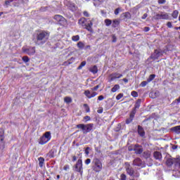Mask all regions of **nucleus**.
<instances>
[{
  "mask_svg": "<svg viewBox=\"0 0 180 180\" xmlns=\"http://www.w3.org/2000/svg\"><path fill=\"white\" fill-rule=\"evenodd\" d=\"M64 102L65 103H71L72 102V98H71V97L66 96L64 98Z\"/></svg>",
  "mask_w": 180,
  "mask_h": 180,
  "instance_id": "obj_35",
  "label": "nucleus"
},
{
  "mask_svg": "<svg viewBox=\"0 0 180 180\" xmlns=\"http://www.w3.org/2000/svg\"><path fill=\"white\" fill-rule=\"evenodd\" d=\"M94 20H95L94 18L91 20L90 18L82 17L79 19L78 25L80 27L85 29L90 33H94V29H92V26H94Z\"/></svg>",
  "mask_w": 180,
  "mask_h": 180,
  "instance_id": "obj_2",
  "label": "nucleus"
},
{
  "mask_svg": "<svg viewBox=\"0 0 180 180\" xmlns=\"http://www.w3.org/2000/svg\"><path fill=\"white\" fill-rule=\"evenodd\" d=\"M116 41H117V38L116 36L112 35V43H116Z\"/></svg>",
  "mask_w": 180,
  "mask_h": 180,
  "instance_id": "obj_60",
  "label": "nucleus"
},
{
  "mask_svg": "<svg viewBox=\"0 0 180 180\" xmlns=\"http://www.w3.org/2000/svg\"><path fill=\"white\" fill-rule=\"evenodd\" d=\"M43 136L48 140L49 141H50V140H51V132L50 131H46L45 132V134L43 135Z\"/></svg>",
  "mask_w": 180,
  "mask_h": 180,
  "instance_id": "obj_27",
  "label": "nucleus"
},
{
  "mask_svg": "<svg viewBox=\"0 0 180 180\" xmlns=\"http://www.w3.org/2000/svg\"><path fill=\"white\" fill-rule=\"evenodd\" d=\"M89 71L92 74H98V66H91V68H89Z\"/></svg>",
  "mask_w": 180,
  "mask_h": 180,
  "instance_id": "obj_19",
  "label": "nucleus"
},
{
  "mask_svg": "<svg viewBox=\"0 0 180 180\" xmlns=\"http://www.w3.org/2000/svg\"><path fill=\"white\" fill-rule=\"evenodd\" d=\"M172 131H174L176 134H180V126H176L171 129Z\"/></svg>",
  "mask_w": 180,
  "mask_h": 180,
  "instance_id": "obj_29",
  "label": "nucleus"
},
{
  "mask_svg": "<svg viewBox=\"0 0 180 180\" xmlns=\"http://www.w3.org/2000/svg\"><path fill=\"white\" fill-rule=\"evenodd\" d=\"M83 15L84 16H85V18H89L90 16L89 13H88V11H84Z\"/></svg>",
  "mask_w": 180,
  "mask_h": 180,
  "instance_id": "obj_53",
  "label": "nucleus"
},
{
  "mask_svg": "<svg viewBox=\"0 0 180 180\" xmlns=\"http://www.w3.org/2000/svg\"><path fill=\"white\" fill-rule=\"evenodd\" d=\"M154 78H155V75H150L147 79L148 82H151V81H153Z\"/></svg>",
  "mask_w": 180,
  "mask_h": 180,
  "instance_id": "obj_42",
  "label": "nucleus"
},
{
  "mask_svg": "<svg viewBox=\"0 0 180 180\" xmlns=\"http://www.w3.org/2000/svg\"><path fill=\"white\" fill-rule=\"evenodd\" d=\"M84 120H86V122H89V120H91V117L86 115L84 117Z\"/></svg>",
  "mask_w": 180,
  "mask_h": 180,
  "instance_id": "obj_56",
  "label": "nucleus"
},
{
  "mask_svg": "<svg viewBox=\"0 0 180 180\" xmlns=\"http://www.w3.org/2000/svg\"><path fill=\"white\" fill-rule=\"evenodd\" d=\"M138 134L141 137H144V136H146V131H144V128H143V127L140 125L138 126Z\"/></svg>",
  "mask_w": 180,
  "mask_h": 180,
  "instance_id": "obj_13",
  "label": "nucleus"
},
{
  "mask_svg": "<svg viewBox=\"0 0 180 180\" xmlns=\"http://www.w3.org/2000/svg\"><path fill=\"white\" fill-rule=\"evenodd\" d=\"M68 9H70V11H72V12H75V11L78 9V7L75 6V4L74 3H69L68 5Z\"/></svg>",
  "mask_w": 180,
  "mask_h": 180,
  "instance_id": "obj_14",
  "label": "nucleus"
},
{
  "mask_svg": "<svg viewBox=\"0 0 180 180\" xmlns=\"http://www.w3.org/2000/svg\"><path fill=\"white\" fill-rule=\"evenodd\" d=\"M131 95L133 96V98H137V96H139V93H137L136 91H131Z\"/></svg>",
  "mask_w": 180,
  "mask_h": 180,
  "instance_id": "obj_46",
  "label": "nucleus"
},
{
  "mask_svg": "<svg viewBox=\"0 0 180 180\" xmlns=\"http://www.w3.org/2000/svg\"><path fill=\"white\" fill-rule=\"evenodd\" d=\"M63 169H64V171H68V169H70V165H65L63 167Z\"/></svg>",
  "mask_w": 180,
  "mask_h": 180,
  "instance_id": "obj_57",
  "label": "nucleus"
},
{
  "mask_svg": "<svg viewBox=\"0 0 180 180\" xmlns=\"http://www.w3.org/2000/svg\"><path fill=\"white\" fill-rule=\"evenodd\" d=\"M76 127L77 129H79L80 130H82L83 134H87V133H90V131H92V130L94 129V124H79L76 125Z\"/></svg>",
  "mask_w": 180,
  "mask_h": 180,
  "instance_id": "obj_3",
  "label": "nucleus"
},
{
  "mask_svg": "<svg viewBox=\"0 0 180 180\" xmlns=\"http://www.w3.org/2000/svg\"><path fill=\"white\" fill-rule=\"evenodd\" d=\"M127 179V176L124 174H121L120 180H126Z\"/></svg>",
  "mask_w": 180,
  "mask_h": 180,
  "instance_id": "obj_49",
  "label": "nucleus"
},
{
  "mask_svg": "<svg viewBox=\"0 0 180 180\" xmlns=\"http://www.w3.org/2000/svg\"><path fill=\"white\" fill-rule=\"evenodd\" d=\"M153 157L155 160H162V154L160 151H155L153 153Z\"/></svg>",
  "mask_w": 180,
  "mask_h": 180,
  "instance_id": "obj_15",
  "label": "nucleus"
},
{
  "mask_svg": "<svg viewBox=\"0 0 180 180\" xmlns=\"http://www.w3.org/2000/svg\"><path fill=\"white\" fill-rule=\"evenodd\" d=\"M58 23L60 26H65V25H67V19L63 17L59 21H58Z\"/></svg>",
  "mask_w": 180,
  "mask_h": 180,
  "instance_id": "obj_22",
  "label": "nucleus"
},
{
  "mask_svg": "<svg viewBox=\"0 0 180 180\" xmlns=\"http://www.w3.org/2000/svg\"><path fill=\"white\" fill-rule=\"evenodd\" d=\"M112 27L116 28L120 25V20L115 19L112 21Z\"/></svg>",
  "mask_w": 180,
  "mask_h": 180,
  "instance_id": "obj_18",
  "label": "nucleus"
},
{
  "mask_svg": "<svg viewBox=\"0 0 180 180\" xmlns=\"http://www.w3.org/2000/svg\"><path fill=\"white\" fill-rule=\"evenodd\" d=\"M22 59L24 63H29V61H30V59L29 58V57L26 56H23Z\"/></svg>",
  "mask_w": 180,
  "mask_h": 180,
  "instance_id": "obj_45",
  "label": "nucleus"
},
{
  "mask_svg": "<svg viewBox=\"0 0 180 180\" xmlns=\"http://www.w3.org/2000/svg\"><path fill=\"white\" fill-rule=\"evenodd\" d=\"M143 158H146V160L150 158L151 157V151H150V150H145L143 153Z\"/></svg>",
  "mask_w": 180,
  "mask_h": 180,
  "instance_id": "obj_20",
  "label": "nucleus"
},
{
  "mask_svg": "<svg viewBox=\"0 0 180 180\" xmlns=\"http://www.w3.org/2000/svg\"><path fill=\"white\" fill-rule=\"evenodd\" d=\"M86 65V61H82L80 65L77 67V70H82L83 67H85Z\"/></svg>",
  "mask_w": 180,
  "mask_h": 180,
  "instance_id": "obj_40",
  "label": "nucleus"
},
{
  "mask_svg": "<svg viewBox=\"0 0 180 180\" xmlns=\"http://www.w3.org/2000/svg\"><path fill=\"white\" fill-rule=\"evenodd\" d=\"M58 23L60 26H65V25H67V19L63 17L59 21H58Z\"/></svg>",
  "mask_w": 180,
  "mask_h": 180,
  "instance_id": "obj_23",
  "label": "nucleus"
},
{
  "mask_svg": "<svg viewBox=\"0 0 180 180\" xmlns=\"http://www.w3.org/2000/svg\"><path fill=\"white\" fill-rule=\"evenodd\" d=\"M96 95H98V93L96 91H93L91 94L90 99L92 98H95V96H96Z\"/></svg>",
  "mask_w": 180,
  "mask_h": 180,
  "instance_id": "obj_52",
  "label": "nucleus"
},
{
  "mask_svg": "<svg viewBox=\"0 0 180 180\" xmlns=\"http://www.w3.org/2000/svg\"><path fill=\"white\" fill-rule=\"evenodd\" d=\"M94 2H98V4L96 3H94V6H98V5H101V4L103 3V0H93Z\"/></svg>",
  "mask_w": 180,
  "mask_h": 180,
  "instance_id": "obj_47",
  "label": "nucleus"
},
{
  "mask_svg": "<svg viewBox=\"0 0 180 180\" xmlns=\"http://www.w3.org/2000/svg\"><path fill=\"white\" fill-rule=\"evenodd\" d=\"M4 134H5V131L2 128H0V137H5Z\"/></svg>",
  "mask_w": 180,
  "mask_h": 180,
  "instance_id": "obj_50",
  "label": "nucleus"
},
{
  "mask_svg": "<svg viewBox=\"0 0 180 180\" xmlns=\"http://www.w3.org/2000/svg\"><path fill=\"white\" fill-rule=\"evenodd\" d=\"M104 23H105V26L109 27V26H110V25H112V20L110 19H105L104 20Z\"/></svg>",
  "mask_w": 180,
  "mask_h": 180,
  "instance_id": "obj_37",
  "label": "nucleus"
},
{
  "mask_svg": "<svg viewBox=\"0 0 180 180\" xmlns=\"http://www.w3.org/2000/svg\"><path fill=\"white\" fill-rule=\"evenodd\" d=\"M119 12H120V8H116L114 11V13L115 15H119Z\"/></svg>",
  "mask_w": 180,
  "mask_h": 180,
  "instance_id": "obj_55",
  "label": "nucleus"
},
{
  "mask_svg": "<svg viewBox=\"0 0 180 180\" xmlns=\"http://www.w3.org/2000/svg\"><path fill=\"white\" fill-rule=\"evenodd\" d=\"M78 49H79L80 50H82V49H84L85 47V44H84V42L82 41H79L77 44Z\"/></svg>",
  "mask_w": 180,
  "mask_h": 180,
  "instance_id": "obj_34",
  "label": "nucleus"
},
{
  "mask_svg": "<svg viewBox=\"0 0 180 180\" xmlns=\"http://www.w3.org/2000/svg\"><path fill=\"white\" fill-rule=\"evenodd\" d=\"M92 164V169L94 172H101V171H102L103 165H102L101 160L96 158L93 160Z\"/></svg>",
  "mask_w": 180,
  "mask_h": 180,
  "instance_id": "obj_4",
  "label": "nucleus"
},
{
  "mask_svg": "<svg viewBox=\"0 0 180 180\" xmlns=\"http://www.w3.org/2000/svg\"><path fill=\"white\" fill-rule=\"evenodd\" d=\"M75 60V58L74 57L70 58L69 60H68L67 61H65L63 63V65L67 66V65H70V64H72V60Z\"/></svg>",
  "mask_w": 180,
  "mask_h": 180,
  "instance_id": "obj_28",
  "label": "nucleus"
},
{
  "mask_svg": "<svg viewBox=\"0 0 180 180\" xmlns=\"http://www.w3.org/2000/svg\"><path fill=\"white\" fill-rule=\"evenodd\" d=\"M38 160L39 162V165L40 168H43V165H44V158L40 157L38 158Z\"/></svg>",
  "mask_w": 180,
  "mask_h": 180,
  "instance_id": "obj_31",
  "label": "nucleus"
},
{
  "mask_svg": "<svg viewBox=\"0 0 180 180\" xmlns=\"http://www.w3.org/2000/svg\"><path fill=\"white\" fill-rule=\"evenodd\" d=\"M103 99H105V97H103V95L99 96L98 97V101H103Z\"/></svg>",
  "mask_w": 180,
  "mask_h": 180,
  "instance_id": "obj_61",
  "label": "nucleus"
},
{
  "mask_svg": "<svg viewBox=\"0 0 180 180\" xmlns=\"http://www.w3.org/2000/svg\"><path fill=\"white\" fill-rule=\"evenodd\" d=\"M148 84H150L148 82V80L146 81H143L142 82H141V84H139V86H141V88H144V86H146V85H148Z\"/></svg>",
  "mask_w": 180,
  "mask_h": 180,
  "instance_id": "obj_39",
  "label": "nucleus"
},
{
  "mask_svg": "<svg viewBox=\"0 0 180 180\" xmlns=\"http://www.w3.org/2000/svg\"><path fill=\"white\" fill-rule=\"evenodd\" d=\"M119 89H120V85L115 84L114 86L111 89V92L115 93L117 91H119Z\"/></svg>",
  "mask_w": 180,
  "mask_h": 180,
  "instance_id": "obj_30",
  "label": "nucleus"
},
{
  "mask_svg": "<svg viewBox=\"0 0 180 180\" xmlns=\"http://www.w3.org/2000/svg\"><path fill=\"white\" fill-rule=\"evenodd\" d=\"M89 150H91V148L87 147L85 148L84 153L86 154V155H89Z\"/></svg>",
  "mask_w": 180,
  "mask_h": 180,
  "instance_id": "obj_51",
  "label": "nucleus"
},
{
  "mask_svg": "<svg viewBox=\"0 0 180 180\" xmlns=\"http://www.w3.org/2000/svg\"><path fill=\"white\" fill-rule=\"evenodd\" d=\"M167 27L171 28V27H172V23L171 22H168L167 23Z\"/></svg>",
  "mask_w": 180,
  "mask_h": 180,
  "instance_id": "obj_62",
  "label": "nucleus"
},
{
  "mask_svg": "<svg viewBox=\"0 0 180 180\" xmlns=\"http://www.w3.org/2000/svg\"><path fill=\"white\" fill-rule=\"evenodd\" d=\"M122 16L124 18V20H125V19H131V14L130 12L123 13Z\"/></svg>",
  "mask_w": 180,
  "mask_h": 180,
  "instance_id": "obj_25",
  "label": "nucleus"
},
{
  "mask_svg": "<svg viewBox=\"0 0 180 180\" xmlns=\"http://www.w3.org/2000/svg\"><path fill=\"white\" fill-rule=\"evenodd\" d=\"M174 162H175V159L169 158L166 161V165H167V167H172Z\"/></svg>",
  "mask_w": 180,
  "mask_h": 180,
  "instance_id": "obj_21",
  "label": "nucleus"
},
{
  "mask_svg": "<svg viewBox=\"0 0 180 180\" xmlns=\"http://www.w3.org/2000/svg\"><path fill=\"white\" fill-rule=\"evenodd\" d=\"M178 15H179V11H178V10H174L172 13V16L174 19H176Z\"/></svg>",
  "mask_w": 180,
  "mask_h": 180,
  "instance_id": "obj_33",
  "label": "nucleus"
},
{
  "mask_svg": "<svg viewBox=\"0 0 180 180\" xmlns=\"http://www.w3.org/2000/svg\"><path fill=\"white\" fill-rule=\"evenodd\" d=\"M134 116H136V111L135 110H132L129 114V117L125 121L126 124H130L134 120Z\"/></svg>",
  "mask_w": 180,
  "mask_h": 180,
  "instance_id": "obj_9",
  "label": "nucleus"
},
{
  "mask_svg": "<svg viewBox=\"0 0 180 180\" xmlns=\"http://www.w3.org/2000/svg\"><path fill=\"white\" fill-rule=\"evenodd\" d=\"M84 95L85 96H86V98H88V99H91V91L89 90H85L84 91Z\"/></svg>",
  "mask_w": 180,
  "mask_h": 180,
  "instance_id": "obj_36",
  "label": "nucleus"
},
{
  "mask_svg": "<svg viewBox=\"0 0 180 180\" xmlns=\"http://www.w3.org/2000/svg\"><path fill=\"white\" fill-rule=\"evenodd\" d=\"M24 53L28 54V56H34L36 53V47H30L27 49H24Z\"/></svg>",
  "mask_w": 180,
  "mask_h": 180,
  "instance_id": "obj_10",
  "label": "nucleus"
},
{
  "mask_svg": "<svg viewBox=\"0 0 180 180\" xmlns=\"http://www.w3.org/2000/svg\"><path fill=\"white\" fill-rule=\"evenodd\" d=\"M160 56H161V51H158V49H155L154 53L151 54L150 58L151 60H158L160 58Z\"/></svg>",
  "mask_w": 180,
  "mask_h": 180,
  "instance_id": "obj_11",
  "label": "nucleus"
},
{
  "mask_svg": "<svg viewBox=\"0 0 180 180\" xmlns=\"http://www.w3.org/2000/svg\"><path fill=\"white\" fill-rule=\"evenodd\" d=\"M4 140H5V136H0V147H2L3 150L5 148V142H4Z\"/></svg>",
  "mask_w": 180,
  "mask_h": 180,
  "instance_id": "obj_32",
  "label": "nucleus"
},
{
  "mask_svg": "<svg viewBox=\"0 0 180 180\" xmlns=\"http://www.w3.org/2000/svg\"><path fill=\"white\" fill-rule=\"evenodd\" d=\"M75 172H79L80 175L84 174V167L82 164V159H78L74 167Z\"/></svg>",
  "mask_w": 180,
  "mask_h": 180,
  "instance_id": "obj_5",
  "label": "nucleus"
},
{
  "mask_svg": "<svg viewBox=\"0 0 180 180\" xmlns=\"http://www.w3.org/2000/svg\"><path fill=\"white\" fill-rule=\"evenodd\" d=\"M47 156L49 157V158H54V150H51L48 153Z\"/></svg>",
  "mask_w": 180,
  "mask_h": 180,
  "instance_id": "obj_38",
  "label": "nucleus"
},
{
  "mask_svg": "<svg viewBox=\"0 0 180 180\" xmlns=\"http://www.w3.org/2000/svg\"><path fill=\"white\" fill-rule=\"evenodd\" d=\"M165 2H167V0H158V4L160 5H162V4H165Z\"/></svg>",
  "mask_w": 180,
  "mask_h": 180,
  "instance_id": "obj_58",
  "label": "nucleus"
},
{
  "mask_svg": "<svg viewBox=\"0 0 180 180\" xmlns=\"http://www.w3.org/2000/svg\"><path fill=\"white\" fill-rule=\"evenodd\" d=\"M143 165V161L140 158H136L134 161H133V165L135 167H141Z\"/></svg>",
  "mask_w": 180,
  "mask_h": 180,
  "instance_id": "obj_12",
  "label": "nucleus"
},
{
  "mask_svg": "<svg viewBox=\"0 0 180 180\" xmlns=\"http://www.w3.org/2000/svg\"><path fill=\"white\" fill-rule=\"evenodd\" d=\"M84 164H86V165H89V164H91V159L88 158L84 161Z\"/></svg>",
  "mask_w": 180,
  "mask_h": 180,
  "instance_id": "obj_54",
  "label": "nucleus"
},
{
  "mask_svg": "<svg viewBox=\"0 0 180 180\" xmlns=\"http://www.w3.org/2000/svg\"><path fill=\"white\" fill-rule=\"evenodd\" d=\"M123 96H124L123 93L119 94L116 96L117 101H120V99H122V98H123Z\"/></svg>",
  "mask_w": 180,
  "mask_h": 180,
  "instance_id": "obj_48",
  "label": "nucleus"
},
{
  "mask_svg": "<svg viewBox=\"0 0 180 180\" xmlns=\"http://www.w3.org/2000/svg\"><path fill=\"white\" fill-rule=\"evenodd\" d=\"M50 37V32L46 30H39L37 31L35 34V41L34 43L37 46H43L45 43L47 42L49 38Z\"/></svg>",
  "mask_w": 180,
  "mask_h": 180,
  "instance_id": "obj_1",
  "label": "nucleus"
},
{
  "mask_svg": "<svg viewBox=\"0 0 180 180\" xmlns=\"http://www.w3.org/2000/svg\"><path fill=\"white\" fill-rule=\"evenodd\" d=\"M144 32H150V27H145Z\"/></svg>",
  "mask_w": 180,
  "mask_h": 180,
  "instance_id": "obj_64",
  "label": "nucleus"
},
{
  "mask_svg": "<svg viewBox=\"0 0 180 180\" xmlns=\"http://www.w3.org/2000/svg\"><path fill=\"white\" fill-rule=\"evenodd\" d=\"M97 113H103V108H101V109H98Z\"/></svg>",
  "mask_w": 180,
  "mask_h": 180,
  "instance_id": "obj_63",
  "label": "nucleus"
},
{
  "mask_svg": "<svg viewBox=\"0 0 180 180\" xmlns=\"http://www.w3.org/2000/svg\"><path fill=\"white\" fill-rule=\"evenodd\" d=\"M99 85H97L93 88H91V91H98V89H99Z\"/></svg>",
  "mask_w": 180,
  "mask_h": 180,
  "instance_id": "obj_59",
  "label": "nucleus"
},
{
  "mask_svg": "<svg viewBox=\"0 0 180 180\" xmlns=\"http://www.w3.org/2000/svg\"><path fill=\"white\" fill-rule=\"evenodd\" d=\"M49 140L46 139L44 136H41L39 139V144H41V146H44V144H46V143H49Z\"/></svg>",
  "mask_w": 180,
  "mask_h": 180,
  "instance_id": "obj_17",
  "label": "nucleus"
},
{
  "mask_svg": "<svg viewBox=\"0 0 180 180\" xmlns=\"http://www.w3.org/2000/svg\"><path fill=\"white\" fill-rule=\"evenodd\" d=\"M155 20H168L169 19V15L167 13H157L155 16Z\"/></svg>",
  "mask_w": 180,
  "mask_h": 180,
  "instance_id": "obj_6",
  "label": "nucleus"
},
{
  "mask_svg": "<svg viewBox=\"0 0 180 180\" xmlns=\"http://www.w3.org/2000/svg\"><path fill=\"white\" fill-rule=\"evenodd\" d=\"M138 147H141V145H139V143H136V144H132V145H130L129 147H128V150L129 151H134V150H136V148H138Z\"/></svg>",
  "mask_w": 180,
  "mask_h": 180,
  "instance_id": "obj_16",
  "label": "nucleus"
},
{
  "mask_svg": "<svg viewBox=\"0 0 180 180\" xmlns=\"http://www.w3.org/2000/svg\"><path fill=\"white\" fill-rule=\"evenodd\" d=\"M83 106L85 108L86 113H89V112H91V108H89V105H88V104H84Z\"/></svg>",
  "mask_w": 180,
  "mask_h": 180,
  "instance_id": "obj_44",
  "label": "nucleus"
},
{
  "mask_svg": "<svg viewBox=\"0 0 180 180\" xmlns=\"http://www.w3.org/2000/svg\"><path fill=\"white\" fill-rule=\"evenodd\" d=\"M140 105H141V99L139 98L135 103L133 110H135L136 112V109H139L140 108Z\"/></svg>",
  "mask_w": 180,
  "mask_h": 180,
  "instance_id": "obj_24",
  "label": "nucleus"
},
{
  "mask_svg": "<svg viewBox=\"0 0 180 180\" xmlns=\"http://www.w3.org/2000/svg\"><path fill=\"white\" fill-rule=\"evenodd\" d=\"M122 77L123 75L122 73L112 72L109 75V82H112V81H115V79H120V78H122Z\"/></svg>",
  "mask_w": 180,
  "mask_h": 180,
  "instance_id": "obj_7",
  "label": "nucleus"
},
{
  "mask_svg": "<svg viewBox=\"0 0 180 180\" xmlns=\"http://www.w3.org/2000/svg\"><path fill=\"white\" fill-rule=\"evenodd\" d=\"M134 151H135V154H143V146H141V147L135 148V150H134Z\"/></svg>",
  "mask_w": 180,
  "mask_h": 180,
  "instance_id": "obj_26",
  "label": "nucleus"
},
{
  "mask_svg": "<svg viewBox=\"0 0 180 180\" xmlns=\"http://www.w3.org/2000/svg\"><path fill=\"white\" fill-rule=\"evenodd\" d=\"M72 41H79V35H74L72 37Z\"/></svg>",
  "mask_w": 180,
  "mask_h": 180,
  "instance_id": "obj_43",
  "label": "nucleus"
},
{
  "mask_svg": "<svg viewBox=\"0 0 180 180\" xmlns=\"http://www.w3.org/2000/svg\"><path fill=\"white\" fill-rule=\"evenodd\" d=\"M63 16L61 15H55L53 16V19L56 20V22H58Z\"/></svg>",
  "mask_w": 180,
  "mask_h": 180,
  "instance_id": "obj_41",
  "label": "nucleus"
},
{
  "mask_svg": "<svg viewBox=\"0 0 180 180\" xmlns=\"http://www.w3.org/2000/svg\"><path fill=\"white\" fill-rule=\"evenodd\" d=\"M125 169L127 172V174L129 175V176H134V169L130 166L129 162H125Z\"/></svg>",
  "mask_w": 180,
  "mask_h": 180,
  "instance_id": "obj_8",
  "label": "nucleus"
}]
</instances>
